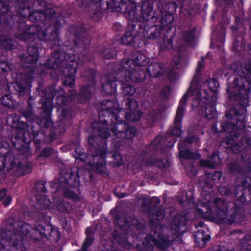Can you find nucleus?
I'll return each instance as SVG.
<instances>
[{
	"label": "nucleus",
	"mask_w": 251,
	"mask_h": 251,
	"mask_svg": "<svg viewBox=\"0 0 251 251\" xmlns=\"http://www.w3.org/2000/svg\"><path fill=\"white\" fill-rule=\"evenodd\" d=\"M102 111L99 113L100 122L92 123L93 128L98 131L102 138H108L110 136L112 139L117 138L132 139L136 134V129L134 127L127 126L124 133L123 129L126 125L118 120V114L120 112L118 103L112 100H106L101 104Z\"/></svg>",
	"instance_id": "f257e3e1"
},
{
	"label": "nucleus",
	"mask_w": 251,
	"mask_h": 251,
	"mask_svg": "<svg viewBox=\"0 0 251 251\" xmlns=\"http://www.w3.org/2000/svg\"><path fill=\"white\" fill-rule=\"evenodd\" d=\"M195 84L194 81L192 82L190 87L180 100V103L174 120L175 129L172 131V134L175 136H180L181 131L180 123L184 112L185 103L187 99L191 97L193 99L192 106L193 109L199 108L203 115L208 119L214 118L216 116L215 108L216 96L215 94L211 96V98H207L208 96L207 92L203 89L194 90Z\"/></svg>",
	"instance_id": "f03ea898"
},
{
	"label": "nucleus",
	"mask_w": 251,
	"mask_h": 251,
	"mask_svg": "<svg viewBox=\"0 0 251 251\" xmlns=\"http://www.w3.org/2000/svg\"><path fill=\"white\" fill-rule=\"evenodd\" d=\"M199 202L206 209L212 211L214 218L218 223L224 222L231 223L235 221L234 218L228 217L227 204L223 200L212 198L211 195L207 194L204 197H201Z\"/></svg>",
	"instance_id": "7ed1b4c3"
},
{
	"label": "nucleus",
	"mask_w": 251,
	"mask_h": 251,
	"mask_svg": "<svg viewBox=\"0 0 251 251\" xmlns=\"http://www.w3.org/2000/svg\"><path fill=\"white\" fill-rule=\"evenodd\" d=\"M148 62L146 57L141 52H137L134 54L133 60L125 59L119 64L117 68L119 70H123L125 73H129L130 71L131 74L136 75L140 73L141 72H144L141 70V67Z\"/></svg>",
	"instance_id": "20e7f679"
},
{
	"label": "nucleus",
	"mask_w": 251,
	"mask_h": 251,
	"mask_svg": "<svg viewBox=\"0 0 251 251\" xmlns=\"http://www.w3.org/2000/svg\"><path fill=\"white\" fill-rule=\"evenodd\" d=\"M116 76L117 78L116 79H119L121 81L123 85V93L126 96H131L135 92V88L132 87L130 84H127V82H129L130 81L139 82L142 81L145 78V75L142 72L136 75H132L131 74L130 71L128 73L127 72L125 73L123 70H118Z\"/></svg>",
	"instance_id": "39448f33"
},
{
	"label": "nucleus",
	"mask_w": 251,
	"mask_h": 251,
	"mask_svg": "<svg viewBox=\"0 0 251 251\" xmlns=\"http://www.w3.org/2000/svg\"><path fill=\"white\" fill-rule=\"evenodd\" d=\"M243 74V75L240 78L242 82V84L239 85V80L238 78H236L234 80V84L235 86V91H238L239 97H242L246 100L247 99L248 93L250 90V84L251 83V64H248L245 66Z\"/></svg>",
	"instance_id": "423d86ee"
},
{
	"label": "nucleus",
	"mask_w": 251,
	"mask_h": 251,
	"mask_svg": "<svg viewBox=\"0 0 251 251\" xmlns=\"http://www.w3.org/2000/svg\"><path fill=\"white\" fill-rule=\"evenodd\" d=\"M163 232V228L160 225H152L151 234L147 237L145 243L146 244L147 241L158 248H165L169 244V240L167 236L162 235Z\"/></svg>",
	"instance_id": "0eeeda50"
},
{
	"label": "nucleus",
	"mask_w": 251,
	"mask_h": 251,
	"mask_svg": "<svg viewBox=\"0 0 251 251\" xmlns=\"http://www.w3.org/2000/svg\"><path fill=\"white\" fill-rule=\"evenodd\" d=\"M27 230L26 226H24L17 234L11 232H8L6 234V238L3 239L1 241L2 248L0 249V251H5V250H8L9 247H16L19 245V242H21L23 239L24 236H28V232Z\"/></svg>",
	"instance_id": "6e6552de"
},
{
	"label": "nucleus",
	"mask_w": 251,
	"mask_h": 251,
	"mask_svg": "<svg viewBox=\"0 0 251 251\" xmlns=\"http://www.w3.org/2000/svg\"><path fill=\"white\" fill-rule=\"evenodd\" d=\"M36 30L35 33L37 35L40 40H49L58 42L57 37L58 36V31L54 27L50 26L45 29H42L40 26L33 25L29 29L30 31Z\"/></svg>",
	"instance_id": "1a4fd4ad"
},
{
	"label": "nucleus",
	"mask_w": 251,
	"mask_h": 251,
	"mask_svg": "<svg viewBox=\"0 0 251 251\" xmlns=\"http://www.w3.org/2000/svg\"><path fill=\"white\" fill-rule=\"evenodd\" d=\"M69 59L70 62L68 65L67 69L70 75L66 78L63 83L65 85L72 86L75 83V75L76 73L78 63L77 61L75 60V58L74 56L69 57Z\"/></svg>",
	"instance_id": "9d476101"
},
{
	"label": "nucleus",
	"mask_w": 251,
	"mask_h": 251,
	"mask_svg": "<svg viewBox=\"0 0 251 251\" xmlns=\"http://www.w3.org/2000/svg\"><path fill=\"white\" fill-rule=\"evenodd\" d=\"M127 104L129 111L125 116L126 120L129 121H135L139 120L141 116V113L136 110L138 106L137 101L134 99H129L127 102Z\"/></svg>",
	"instance_id": "9b49d317"
},
{
	"label": "nucleus",
	"mask_w": 251,
	"mask_h": 251,
	"mask_svg": "<svg viewBox=\"0 0 251 251\" xmlns=\"http://www.w3.org/2000/svg\"><path fill=\"white\" fill-rule=\"evenodd\" d=\"M38 50L36 47H30L28 49L27 56H23L21 61L23 65L26 68L30 67L28 64L32 65L36 63L38 59Z\"/></svg>",
	"instance_id": "f8f14e48"
},
{
	"label": "nucleus",
	"mask_w": 251,
	"mask_h": 251,
	"mask_svg": "<svg viewBox=\"0 0 251 251\" xmlns=\"http://www.w3.org/2000/svg\"><path fill=\"white\" fill-rule=\"evenodd\" d=\"M106 155V151L105 149H103L99 152L98 155L94 157L95 160L100 159L99 162L94 163V164L96 170L100 173L107 174V171L105 166V158Z\"/></svg>",
	"instance_id": "ddd939ff"
},
{
	"label": "nucleus",
	"mask_w": 251,
	"mask_h": 251,
	"mask_svg": "<svg viewBox=\"0 0 251 251\" xmlns=\"http://www.w3.org/2000/svg\"><path fill=\"white\" fill-rule=\"evenodd\" d=\"M163 65L161 63H154L149 66L147 71L152 77H159L164 73Z\"/></svg>",
	"instance_id": "4468645a"
},
{
	"label": "nucleus",
	"mask_w": 251,
	"mask_h": 251,
	"mask_svg": "<svg viewBox=\"0 0 251 251\" xmlns=\"http://www.w3.org/2000/svg\"><path fill=\"white\" fill-rule=\"evenodd\" d=\"M180 59L177 57H174L172 61V69H170L168 73V75L171 80H174L179 77L178 74L176 72V69L179 68L180 67Z\"/></svg>",
	"instance_id": "2eb2a0df"
},
{
	"label": "nucleus",
	"mask_w": 251,
	"mask_h": 251,
	"mask_svg": "<svg viewBox=\"0 0 251 251\" xmlns=\"http://www.w3.org/2000/svg\"><path fill=\"white\" fill-rule=\"evenodd\" d=\"M62 60L60 53L57 52L48 60L46 66L47 68L55 69L59 67Z\"/></svg>",
	"instance_id": "dca6fc26"
},
{
	"label": "nucleus",
	"mask_w": 251,
	"mask_h": 251,
	"mask_svg": "<svg viewBox=\"0 0 251 251\" xmlns=\"http://www.w3.org/2000/svg\"><path fill=\"white\" fill-rule=\"evenodd\" d=\"M220 160L218 157V153L214 152L210 157L209 160H201L200 161V165L203 167L214 168L216 164L220 163Z\"/></svg>",
	"instance_id": "f3484780"
},
{
	"label": "nucleus",
	"mask_w": 251,
	"mask_h": 251,
	"mask_svg": "<svg viewBox=\"0 0 251 251\" xmlns=\"http://www.w3.org/2000/svg\"><path fill=\"white\" fill-rule=\"evenodd\" d=\"M114 76H109L107 78V81L102 86V89L105 93L107 94H112L116 90L117 85L115 83V80H112L111 78L114 77Z\"/></svg>",
	"instance_id": "a211bd4d"
},
{
	"label": "nucleus",
	"mask_w": 251,
	"mask_h": 251,
	"mask_svg": "<svg viewBox=\"0 0 251 251\" xmlns=\"http://www.w3.org/2000/svg\"><path fill=\"white\" fill-rule=\"evenodd\" d=\"M37 201L36 207L38 208L45 209L48 208L50 204V200L45 195L38 196Z\"/></svg>",
	"instance_id": "6ab92c4d"
},
{
	"label": "nucleus",
	"mask_w": 251,
	"mask_h": 251,
	"mask_svg": "<svg viewBox=\"0 0 251 251\" xmlns=\"http://www.w3.org/2000/svg\"><path fill=\"white\" fill-rule=\"evenodd\" d=\"M185 220L186 218L184 216H176L172 222V228L174 229V226H175L174 229L176 232H178L179 231V227L185 224Z\"/></svg>",
	"instance_id": "aec40b11"
},
{
	"label": "nucleus",
	"mask_w": 251,
	"mask_h": 251,
	"mask_svg": "<svg viewBox=\"0 0 251 251\" xmlns=\"http://www.w3.org/2000/svg\"><path fill=\"white\" fill-rule=\"evenodd\" d=\"M14 42L9 39L6 36H1L0 38V45L6 49H11L14 47Z\"/></svg>",
	"instance_id": "412c9836"
},
{
	"label": "nucleus",
	"mask_w": 251,
	"mask_h": 251,
	"mask_svg": "<svg viewBox=\"0 0 251 251\" xmlns=\"http://www.w3.org/2000/svg\"><path fill=\"white\" fill-rule=\"evenodd\" d=\"M203 86L204 87H209L211 92L216 93L218 90L219 85L216 80L212 79L205 82Z\"/></svg>",
	"instance_id": "4be33fe9"
},
{
	"label": "nucleus",
	"mask_w": 251,
	"mask_h": 251,
	"mask_svg": "<svg viewBox=\"0 0 251 251\" xmlns=\"http://www.w3.org/2000/svg\"><path fill=\"white\" fill-rule=\"evenodd\" d=\"M234 134V132H232L227 134V137L225 140V142L227 144V147L231 148L232 150L235 151L236 153H238L237 151H235L236 146H234L235 138L236 136H233V134Z\"/></svg>",
	"instance_id": "5701e85b"
},
{
	"label": "nucleus",
	"mask_w": 251,
	"mask_h": 251,
	"mask_svg": "<svg viewBox=\"0 0 251 251\" xmlns=\"http://www.w3.org/2000/svg\"><path fill=\"white\" fill-rule=\"evenodd\" d=\"M135 40V38L132 35L131 33L127 32L125 36L122 38L121 42L124 45H132L133 46H135L133 43Z\"/></svg>",
	"instance_id": "b1692460"
},
{
	"label": "nucleus",
	"mask_w": 251,
	"mask_h": 251,
	"mask_svg": "<svg viewBox=\"0 0 251 251\" xmlns=\"http://www.w3.org/2000/svg\"><path fill=\"white\" fill-rule=\"evenodd\" d=\"M183 144V142L181 143L179 146L180 157L185 159H191L195 158V155L190 152L189 151L182 150V145Z\"/></svg>",
	"instance_id": "393cba45"
},
{
	"label": "nucleus",
	"mask_w": 251,
	"mask_h": 251,
	"mask_svg": "<svg viewBox=\"0 0 251 251\" xmlns=\"http://www.w3.org/2000/svg\"><path fill=\"white\" fill-rule=\"evenodd\" d=\"M144 4L142 6V10L145 13L149 15L152 10V0H143Z\"/></svg>",
	"instance_id": "a878e982"
},
{
	"label": "nucleus",
	"mask_w": 251,
	"mask_h": 251,
	"mask_svg": "<svg viewBox=\"0 0 251 251\" xmlns=\"http://www.w3.org/2000/svg\"><path fill=\"white\" fill-rule=\"evenodd\" d=\"M86 233L87 234V238H86L84 243H83L82 247L87 248V247L88 246H89L93 243V240H94V238H93V236L91 234V229L90 228H87L86 231Z\"/></svg>",
	"instance_id": "bb28decb"
},
{
	"label": "nucleus",
	"mask_w": 251,
	"mask_h": 251,
	"mask_svg": "<svg viewBox=\"0 0 251 251\" xmlns=\"http://www.w3.org/2000/svg\"><path fill=\"white\" fill-rule=\"evenodd\" d=\"M49 9H47L45 12H41V11H37L34 12L32 15H30V18L31 20H32L34 17H36L38 18L37 19V21H39L42 20L43 18H45L48 13V11Z\"/></svg>",
	"instance_id": "cd10ccee"
},
{
	"label": "nucleus",
	"mask_w": 251,
	"mask_h": 251,
	"mask_svg": "<svg viewBox=\"0 0 251 251\" xmlns=\"http://www.w3.org/2000/svg\"><path fill=\"white\" fill-rule=\"evenodd\" d=\"M113 159V163L116 166H120L122 164V158L121 155L118 153H115L114 154L111 155L110 153L107 154V157L110 156Z\"/></svg>",
	"instance_id": "c85d7f7f"
},
{
	"label": "nucleus",
	"mask_w": 251,
	"mask_h": 251,
	"mask_svg": "<svg viewBox=\"0 0 251 251\" xmlns=\"http://www.w3.org/2000/svg\"><path fill=\"white\" fill-rule=\"evenodd\" d=\"M1 100L2 104L5 106H10L13 104V100L11 95L3 96Z\"/></svg>",
	"instance_id": "c756f323"
},
{
	"label": "nucleus",
	"mask_w": 251,
	"mask_h": 251,
	"mask_svg": "<svg viewBox=\"0 0 251 251\" xmlns=\"http://www.w3.org/2000/svg\"><path fill=\"white\" fill-rule=\"evenodd\" d=\"M12 65L7 62H0V72H6L10 71L12 69Z\"/></svg>",
	"instance_id": "7c9ffc66"
},
{
	"label": "nucleus",
	"mask_w": 251,
	"mask_h": 251,
	"mask_svg": "<svg viewBox=\"0 0 251 251\" xmlns=\"http://www.w3.org/2000/svg\"><path fill=\"white\" fill-rule=\"evenodd\" d=\"M115 53L114 50L110 49H105L102 53V57L110 59L111 58L114 57Z\"/></svg>",
	"instance_id": "2f4dec72"
},
{
	"label": "nucleus",
	"mask_w": 251,
	"mask_h": 251,
	"mask_svg": "<svg viewBox=\"0 0 251 251\" xmlns=\"http://www.w3.org/2000/svg\"><path fill=\"white\" fill-rule=\"evenodd\" d=\"M93 90V87L86 86L84 88L81 90V96L82 97H85L86 99H87L89 97L92 91Z\"/></svg>",
	"instance_id": "473e14b6"
},
{
	"label": "nucleus",
	"mask_w": 251,
	"mask_h": 251,
	"mask_svg": "<svg viewBox=\"0 0 251 251\" xmlns=\"http://www.w3.org/2000/svg\"><path fill=\"white\" fill-rule=\"evenodd\" d=\"M58 208L60 211L68 212L71 209V206L69 203L63 202L58 205Z\"/></svg>",
	"instance_id": "72a5a7b5"
},
{
	"label": "nucleus",
	"mask_w": 251,
	"mask_h": 251,
	"mask_svg": "<svg viewBox=\"0 0 251 251\" xmlns=\"http://www.w3.org/2000/svg\"><path fill=\"white\" fill-rule=\"evenodd\" d=\"M31 36L32 34L30 33L26 32L18 35L17 38L20 40L25 41L30 39Z\"/></svg>",
	"instance_id": "f704fd0d"
},
{
	"label": "nucleus",
	"mask_w": 251,
	"mask_h": 251,
	"mask_svg": "<svg viewBox=\"0 0 251 251\" xmlns=\"http://www.w3.org/2000/svg\"><path fill=\"white\" fill-rule=\"evenodd\" d=\"M52 153V150L50 148H46L44 149L41 154L40 155L39 157H47L50 155Z\"/></svg>",
	"instance_id": "c9c22d12"
},
{
	"label": "nucleus",
	"mask_w": 251,
	"mask_h": 251,
	"mask_svg": "<svg viewBox=\"0 0 251 251\" xmlns=\"http://www.w3.org/2000/svg\"><path fill=\"white\" fill-rule=\"evenodd\" d=\"M185 39L187 42L191 44L194 39V33L192 31L188 32L185 36Z\"/></svg>",
	"instance_id": "e433bc0d"
},
{
	"label": "nucleus",
	"mask_w": 251,
	"mask_h": 251,
	"mask_svg": "<svg viewBox=\"0 0 251 251\" xmlns=\"http://www.w3.org/2000/svg\"><path fill=\"white\" fill-rule=\"evenodd\" d=\"M92 2H95L96 3H99V5L102 8V9H103V8H107V7H108L109 6V2L107 0L106 1V6H104L103 5V3H104V0H92Z\"/></svg>",
	"instance_id": "4c0bfd02"
},
{
	"label": "nucleus",
	"mask_w": 251,
	"mask_h": 251,
	"mask_svg": "<svg viewBox=\"0 0 251 251\" xmlns=\"http://www.w3.org/2000/svg\"><path fill=\"white\" fill-rule=\"evenodd\" d=\"M2 201L3 203L6 206H8L11 202V198L9 196H6Z\"/></svg>",
	"instance_id": "58836bf2"
},
{
	"label": "nucleus",
	"mask_w": 251,
	"mask_h": 251,
	"mask_svg": "<svg viewBox=\"0 0 251 251\" xmlns=\"http://www.w3.org/2000/svg\"><path fill=\"white\" fill-rule=\"evenodd\" d=\"M31 75L28 74L26 76V77L25 78V83H26V87H30V79H31Z\"/></svg>",
	"instance_id": "ea45409f"
},
{
	"label": "nucleus",
	"mask_w": 251,
	"mask_h": 251,
	"mask_svg": "<svg viewBox=\"0 0 251 251\" xmlns=\"http://www.w3.org/2000/svg\"><path fill=\"white\" fill-rule=\"evenodd\" d=\"M170 92V89L169 87H166L162 91V92H161V95L164 97H167L169 93Z\"/></svg>",
	"instance_id": "a19ab883"
},
{
	"label": "nucleus",
	"mask_w": 251,
	"mask_h": 251,
	"mask_svg": "<svg viewBox=\"0 0 251 251\" xmlns=\"http://www.w3.org/2000/svg\"><path fill=\"white\" fill-rule=\"evenodd\" d=\"M115 240L119 243L120 244H121V245L123 247H124L125 248H128L129 247L130 245L129 244V243L126 241V240H124L122 242L121 241H119V240L117 239H115Z\"/></svg>",
	"instance_id": "79ce46f5"
},
{
	"label": "nucleus",
	"mask_w": 251,
	"mask_h": 251,
	"mask_svg": "<svg viewBox=\"0 0 251 251\" xmlns=\"http://www.w3.org/2000/svg\"><path fill=\"white\" fill-rule=\"evenodd\" d=\"M164 46L168 49H170L172 48V40L170 39L167 41L165 42Z\"/></svg>",
	"instance_id": "37998d69"
},
{
	"label": "nucleus",
	"mask_w": 251,
	"mask_h": 251,
	"mask_svg": "<svg viewBox=\"0 0 251 251\" xmlns=\"http://www.w3.org/2000/svg\"><path fill=\"white\" fill-rule=\"evenodd\" d=\"M221 126L222 127V129L221 130H218L216 128V125H214L213 126V130H214L215 131H217V132L225 131H226V129L225 127L227 126V124H223Z\"/></svg>",
	"instance_id": "c03bdc74"
},
{
	"label": "nucleus",
	"mask_w": 251,
	"mask_h": 251,
	"mask_svg": "<svg viewBox=\"0 0 251 251\" xmlns=\"http://www.w3.org/2000/svg\"><path fill=\"white\" fill-rule=\"evenodd\" d=\"M204 66V63H203V60H202L198 65V66L197 67L196 72H200L201 69H203Z\"/></svg>",
	"instance_id": "a18cd8bd"
},
{
	"label": "nucleus",
	"mask_w": 251,
	"mask_h": 251,
	"mask_svg": "<svg viewBox=\"0 0 251 251\" xmlns=\"http://www.w3.org/2000/svg\"><path fill=\"white\" fill-rule=\"evenodd\" d=\"M6 196L5 190L0 191V201H2Z\"/></svg>",
	"instance_id": "49530a36"
},
{
	"label": "nucleus",
	"mask_w": 251,
	"mask_h": 251,
	"mask_svg": "<svg viewBox=\"0 0 251 251\" xmlns=\"http://www.w3.org/2000/svg\"><path fill=\"white\" fill-rule=\"evenodd\" d=\"M237 126H234L235 129H236V127L237 128L242 129L244 128V125L242 121H238L237 123Z\"/></svg>",
	"instance_id": "de8ad7c7"
},
{
	"label": "nucleus",
	"mask_w": 251,
	"mask_h": 251,
	"mask_svg": "<svg viewBox=\"0 0 251 251\" xmlns=\"http://www.w3.org/2000/svg\"><path fill=\"white\" fill-rule=\"evenodd\" d=\"M95 138L97 140L98 139V137H93L92 136L89 137L88 139L89 144L91 145H95L94 140H95Z\"/></svg>",
	"instance_id": "09e8293b"
},
{
	"label": "nucleus",
	"mask_w": 251,
	"mask_h": 251,
	"mask_svg": "<svg viewBox=\"0 0 251 251\" xmlns=\"http://www.w3.org/2000/svg\"><path fill=\"white\" fill-rule=\"evenodd\" d=\"M199 239H201L203 242L209 241L210 239V236L208 235H206L205 237H199Z\"/></svg>",
	"instance_id": "8fccbe9b"
},
{
	"label": "nucleus",
	"mask_w": 251,
	"mask_h": 251,
	"mask_svg": "<svg viewBox=\"0 0 251 251\" xmlns=\"http://www.w3.org/2000/svg\"><path fill=\"white\" fill-rule=\"evenodd\" d=\"M75 95H76V93H75V91L74 90H72V91H71L69 97L71 99V100H73V99H75Z\"/></svg>",
	"instance_id": "3c124183"
},
{
	"label": "nucleus",
	"mask_w": 251,
	"mask_h": 251,
	"mask_svg": "<svg viewBox=\"0 0 251 251\" xmlns=\"http://www.w3.org/2000/svg\"><path fill=\"white\" fill-rule=\"evenodd\" d=\"M25 86L21 87V90H19V93L21 94H24L25 91Z\"/></svg>",
	"instance_id": "603ef678"
},
{
	"label": "nucleus",
	"mask_w": 251,
	"mask_h": 251,
	"mask_svg": "<svg viewBox=\"0 0 251 251\" xmlns=\"http://www.w3.org/2000/svg\"><path fill=\"white\" fill-rule=\"evenodd\" d=\"M186 141L188 142L191 143L194 141V138L192 139V138H190L188 137L186 139Z\"/></svg>",
	"instance_id": "864d4df0"
},
{
	"label": "nucleus",
	"mask_w": 251,
	"mask_h": 251,
	"mask_svg": "<svg viewBox=\"0 0 251 251\" xmlns=\"http://www.w3.org/2000/svg\"><path fill=\"white\" fill-rule=\"evenodd\" d=\"M80 251H87V248H84V247H82V249Z\"/></svg>",
	"instance_id": "5fc2aeb1"
},
{
	"label": "nucleus",
	"mask_w": 251,
	"mask_h": 251,
	"mask_svg": "<svg viewBox=\"0 0 251 251\" xmlns=\"http://www.w3.org/2000/svg\"><path fill=\"white\" fill-rule=\"evenodd\" d=\"M7 8L6 7H5V8H4V10L1 11V12L2 13H4L7 12Z\"/></svg>",
	"instance_id": "6e6d98bb"
},
{
	"label": "nucleus",
	"mask_w": 251,
	"mask_h": 251,
	"mask_svg": "<svg viewBox=\"0 0 251 251\" xmlns=\"http://www.w3.org/2000/svg\"><path fill=\"white\" fill-rule=\"evenodd\" d=\"M155 37H156V36L155 35H152V36H151L149 37V38L150 39H155Z\"/></svg>",
	"instance_id": "4d7b16f0"
},
{
	"label": "nucleus",
	"mask_w": 251,
	"mask_h": 251,
	"mask_svg": "<svg viewBox=\"0 0 251 251\" xmlns=\"http://www.w3.org/2000/svg\"><path fill=\"white\" fill-rule=\"evenodd\" d=\"M119 25H120L118 24H115L114 25V27L116 28L117 26H119Z\"/></svg>",
	"instance_id": "13d9d810"
},
{
	"label": "nucleus",
	"mask_w": 251,
	"mask_h": 251,
	"mask_svg": "<svg viewBox=\"0 0 251 251\" xmlns=\"http://www.w3.org/2000/svg\"><path fill=\"white\" fill-rule=\"evenodd\" d=\"M62 99H63V100H62V103H61V104H65V100H64V97H62Z\"/></svg>",
	"instance_id": "bf43d9fd"
},
{
	"label": "nucleus",
	"mask_w": 251,
	"mask_h": 251,
	"mask_svg": "<svg viewBox=\"0 0 251 251\" xmlns=\"http://www.w3.org/2000/svg\"><path fill=\"white\" fill-rule=\"evenodd\" d=\"M168 16L169 17V18H170V19H170V20H171H171H172V19H173V16H172V15H171V14H169V15H168Z\"/></svg>",
	"instance_id": "052dcab7"
},
{
	"label": "nucleus",
	"mask_w": 251,
	"mask_h": 251,
	"mask_svg": "<svg viewBox=\"0 0 251 251\" xmlns=\"http://www.w3.org/2000/svg\"><path fill=\"white\" fill-rule=\"evenodd\" d=\"M216 174L218 176V177L219 178L221 176V174L219 172H217Z\"/></svg>",
	"instance_id": "680f3d73"
},
{
	"label": "nucleus",
	"mask_w": 251,
	"mask_h": 251,
	"mask_svg": "<svg viewBox=\"0 0 251 251\" xmlns=\"http://www.w3.org/2000/svg\"><path fill=\"white\" fill-rule=\"evenodd\" d=\"M72 195H73V194H72V193H70V194L67 195V197H72Z\"/></svg>",
	"instance_id": "e2e57ef3"
},
{
	"label": "nucleus",
	"mask_w": 251,
	"mask_h": 251,
	"mask_svg": "<svg viewBox=\"0 0 251 251\" xmlns=\"http://www.w3.org/2000/svg\"><path fill=\"white\" fill-rule=\"evenodd\" d=\"M199 235H200V234H202V233L203 231L202 230H199Z\"/></svg>",
	"instance_id": "0e129e2a"
},
{
	"label": "nucleus",
	"mask_w": 251,
	"mask_h": 251,
	"mask_svg": "<svg viewBox=\"0 0 251 251\" xmlns=\"http://www.w3.org/2000/svg\"><path fill=\"white\" fill-rule=\"evenodd\" d=\"M18 168H21L22 167V165H21V163H18Z\"/></svg>",
	"instance_id": "69168bd1"
},
{
	"label": "nucleus",
	"mask_w": 251,
	"mask_h": 251,
	"mask_svg": "<svg viewBox=\"0 0 251 251\" xmlns=\"http://www.w3.org/2000/svg\"><path fill=\"white\" fill-rule=\"evenodd\" d=\"M43 192H45V188H44V186H43V188L41 190Z\"/></svg>",
	"instance_id": "338daca9"
},
{
	"label": "nucleus",
	"mask_w": 251,
	"mask_h": 251,
	"mask_svg": "<svg viewBox=\"0 0 251 251\" xmlns=\"http://www.w3.org/2000/svg\"><path fill=\"white\" fill-rule=\"evenodd\" d=\"M125 196H126V195H125V194H122L121 196H120V197H125Z\"/></svg>",
	"instance_id": "774afa93"
}]
</instances>
